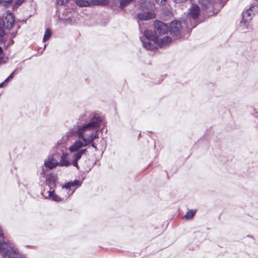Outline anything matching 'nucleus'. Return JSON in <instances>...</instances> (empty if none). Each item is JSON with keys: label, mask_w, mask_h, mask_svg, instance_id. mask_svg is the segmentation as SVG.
Wrapping results in <instances>:
<instances>
[{"label": "nucleus", "mask_w": 258, "mask_h": 258, "mask_svg": "<svg viewBox=\"0 0 258 258\" xmlns=\"http://www.w3.org/2000/svg\"><path fill=\"white\" fill-rule=\"evenodd\" d=\"M102 121V117L98 114H95L91 117L89 113H85L79 118L76 134L79 138L84 142L83 143V147L92 143L89 141V139L88 138L84 136V133L99 127Z\"/></svg>", "instance_id": "1"}, {"label": "nucleus", "mask_w": 258, "mask_h": 258, "mask_svg": "<svg viewBox=\"0 0 258 258\" xmlns=\"http://www.w3.org/2000/svg\"><path fill=\"white\" fill-rule=\"evenodd\" d=\"M3 229L0 226V253H3L4 258H15L16 250L14 246L10 242H5Z\"/></svg>", "instance_id": "2"}, {"label": "nucleus", "mask_w": 258, "mask_h": 258, "mask_svg": "<svg viewBox=\"0 0 258 258\" xmlns=\"http://www.w3.org/2000/svg\"><path fill=\"white\" fill-rule=\"evenodd\" d=\"M144 35L140 37L144 47L148 50H153L155 48V45L158 41V38L155 33L149 30L144 31Z\"/></svg>", "instance_id": "3"}, {"label": "nucleus", "mask_w": 258, "mask_h": 258, "mask_svg": "<svg viewBox=\"0 0 258 258\" xmlns=\"http://www.w3.org/2000/svg\"><path fill=\"white\" fill-rule=\"evenodd\" d=\"M258 13V7L257 6H252L248 9L244 11L242 13V20L241 21V25L240 27L241 30L250 29V26L249 25H243V23H249L252 18V16Z\"/></svg>", "instance_id": "4"}, {"label": "nucleus", "mask_w": 258, "mask_h": 258, "mask_svg": "<svg viewBox=\"0 0 258 258\" xmlns=\"http://www.w3.org/2000/svg\"><path fill=\"white\" fill-rule=\"evenodd\" d=\"M155 33L157 37L167 33L169 31L168 25L162 21H156L154 24Z\"/></svg>", "instance_id": "5"}, {"label": "nucleus", "mask_w": 258, "mask_h": 258, "mask_svg": "<svg viewBox=\"0 0 258 258\" xmlns=\"http://www.w3.org/2000/svg\"><path fill=\"white\" fill-rule=\"evenodd\" d=\"M170 34L177 38L181 36V24L179 21L175 20L170 23L169 29Z\"/></svg>", "instance_id": "6"}, {"label": "nucleus", "mask_w": 258, "mask_h": 258, "mask_svg": "<svg viewBox=\"0 0 258 258\" xmlns=\"http://www.w3.org/2000/svg\"><path fill=\"white\" fill-rule=\"evenodd\" d=\"M14 22V15L10 11H7L3 19L4 26L6 29L10 30L13 27Z\"/></svg>", "instance_id": "7"}, {"label": "nucleus", "mask_w": 258, "mask_h": 258, "mask_svg": "<svg viewBox=\"0 0 258 258\" xmlns=\"http://www.w3.org/2000/svg\"><path fill=\"white\" fill-rule=\"evenodd\" d=\"M140 8L142 11H153L154 4L151 0H141Z\"/></svg>", "instance_id": "8"}, {"label": "nucleus", "mask_w": 258, "mask_h": 258, "mask_svg": "<svg viewBox=\"0 0 258 258\" xmlns=\"http://www.w3.org/2000/svg\"><path fill=\"white\" fill-rule=\"evenodd\" d=\"M138 14V18L141 21H148L155 17V13L154 11H143Z\"/></svg>", "instance_id": "9"}, {"label": "nucleus", "mask_w": 258, "mask_h": 258, "mask_svg": "<svg viewBox=\"0 0 258 258\" xmlns=\"http://www.w3.org/2000/svg\"><path fill=\"white\" fill-rule=\"evenodd\" d=\"M58 166L63 167H68L71 165V162L69 160V155L68 153L62 152L60 156V159L59 162L57 161Z\"/></svg>", "instance_id": "10"}, {"label": "nucleus", "mask_w": 258, "mask_h": 258, "mask_svg": "<svg viewBox=\"0 0 258 258\" xmlns=\"http://www.w3.org/2000/svg\"><path fill=\"white\" fill-rule=\"evenodd\" d=\"M44 165L46 168L52 169L58 166L57 161L52 156H49L44 161Z\"/></svg>", "instance_id": "11"}, {"label": "nucleus", "mask_w": 258, "mask_h": 258, "mask_svg": "<svg viewBox=\"0 0 258 258\" xmlns=\"http://www.w3.org/2000/svg\"><path fill=\"white\" fill-rule=\"evenodd\" d=\"M200 9L199 6L197 5H194L189 9L188 16L194 20L197 19L199 16Z\"/></svg>", "instance_id": "12"}, {"label": "nucleus", "mask_w": 258, "mask_h": 258, "mask_svg": "<svg viewBox=\"0 0 258 258\" xmlns=\"http://www.w3.org/2000/svg\"><path fill=\"white\" fill-rule=\"evenodd\" d=\"M83 143L81 141H77L69 147V150L72 153L78 152L81 150V148L83 147Z\"/></svg>", "instance_id": "13"}, {"label": "nucleus", "mask_w": 258, "mask_h": 258, "mask_svg": "<svg viewBox=\"0 0 258 258\" xmlns=\"http://www.w3.org/2000/svg\"><path fill=\"white\" fill-rule=\"evenodd\" d=\"M56 178L55 176L50 174L46 179V183L49 186L50 190L55 186Z\"/></svg>", "instance_id": "14"}, {"label": "nucleus", "mask_w": 258, "mask_h": 258, "mask_svg": "<svg viewBox=\"0 0 258 258\" xmlns=\"http://www.w3.org/2000/svg\"><path fill=\"white\" fill-rule=\"evenodd\" d=\"M81 185V182L78 179H75L73 181H69L62 186V188L66 189H70L71 186H80Z\"/></svg>", "instance_id": "15"}, {"label": "nucleus", "mask_w": 258, "mask_h": 258, "mask_svg": "<svg viewBox=\"0 0 258 258\" xmlns=\"http://www.w3.org/2000/svg\"><path fill=\"white\" fill-rule=\"evenodd\" d=\"M171 39L170 37L168 36H165L163 38L159 39L158 41L156 43L158 45L161 47L166 44H168L171 42Z\"/></svg>", "instance_id": "16"}, {"label": "nucleus", "mask_w": 258, "mask_h": 258, "mask_svg": "<svg viewBox=\"0 0 258 258\" xmlns=\"http://www.w3.org/2000/svg\"><path fill=\"white\" fill-rule=\"evenodd\" d=\"M91 0H75V3L79 7H91Z\"/></svg>", "instance_id": "17"}, {"label": "nucleus", "mask_w": 258, "mask_h": 258, "mask_svg": "<svg viewBox=\"0 0 258 258\" xmlns=\"http://www.w3.org/2000/svg\"><path fill=\"white\" fill-rule=\"evenodd\" d=\"M91 6H106L108 3V0H91Z\"/></svg>", "instance_id": "18"}, {"label": "nucleus", "mask_w": 258, "mask_h": 258, "mask_svg": "<svg viewBox=\"0 0 258 258\" xmlns=\"http://www.w3.org/2000/svg\"><path fill=\"white\" fill-rule=\"evenodd\" d=\"M87 152L86 149H81L78 152H75L76 153L74 154V159L79 161L81 158L82 156L85 154Z\"/></svg>", "instance_id": "19"}, {"label": "nucleus", "mask_w": 258, "mask_h": 258, "mask_svg": "<svg viewBox=\"0 0 258 258\" xmlns=\"http://www.w3.org/2000/svg\"><path fill=\"white\" fill-rule=\"evenodd\" d=\"M48 197H51L54 201L60 202L61 201V199L59 196L55 194L54 190L52 191L49 190L48 191Z\"/></svg>", "instance_id": "20"}, {"label": "nucleus", "mask_w": 258, "mask_h": 258, "mask_svg": "<svg viewBox=\"0 0 258 258\" xmlns=\"http://www.w3.org/2000/svg\"><path fill=\"white\" fill-rule=\"evenodd\" d=\"M52 35V32L50 29L47 28L46 29L44 33V35L43 36V41L44 42L48 40Z\"/></svg>", "instance_id": "21"}, {"label": "nucleus", "mask_w": 258, "mask_h": 258, "mask_svg": "<svg viewBox=\"0 0 258 258\" xmlns=\"http://www.w3.org/2000/svg\"><path fill=\"white\" fill-rule=\"evenodd\" d=\"M214 0H199V3L206 7L208 8L210 6H211Z\"/></svg>", "instance_id": "22"}, {"label": "nucleus", "mask_w": 258, "mask_h": 258, "mask_svg": "<svg viewBox=\"0 0 258 258\" xmlns=\"http://www.w3.org/2000/svg\"><path fill=\"white\" fill-rule=\"evenodd\" d=\"M196 210L191 209L189 210L185 215V218L186 219H191L195 215L196 213Z\"/></svg>", "instance_id": "23"}, {"label": "nucleus", "mask_w": 258, "mask_h": 258, "mask_svg": "<svg viewBox=\"0 0 258 258\" xmlns=\"http://www.w3.org/2000/svg\"><path fill=\"white\" fill-rule=\"evenodd\" d=\"M98 131H96L95 133H92L88 138L89 139V142L93 143L94 140L98 138Z\"/></svg>", "instance_id": "24"}, {"label": "nucleus", "mask_w": 258, "mask_h": 258, "mask_svg": "<svg viewBox=\"0 0 258 258\" xmlns=\"http://www.w3.org/2000/svg\"><path fill=\"white\" fill-rule=\"evenodd\" d=\"M133 0H120V6L122 9L128 5Z\"/></svg>", "instance_id": "25"}, {"label": "nucleus", "mask_w": 258, "mask_h": 258, "mask_svg": "<svg viewBox=\"0 0 258 258\" xmlns=\"http://www.w3.org/2000/svg\"><path fill=\"white\" fill-rule=\"evenodd\" d=\"M14 72H13L9 76L8 78H7L4 82H2V83L0 84V87H4L5 86L6 84L7 83V82L10 80L11 79L13 76H14Z\"/></svg>", "instance_id": "26"}, {"label": "nucleus", "mask_w": 258, "mask_h": 258, "mask_svg": "<svg viewBox=\"0 0 258 258\" xmlns=\"http://www.w3.org/2000/svg\"><path fill=\"white\" fill-rule=\"evenodd\" d=\"M12 1L13 0L2 1L0 2V5L2 6L7 7L8 5H10Z\"/></svg>", "instance_id": "27"}, {"label": "nucleus", "mask_w": 258, "mask_h": 258, "mask_svg": "<svg viewBox=\"0 0 258 258\" xmlns=\"http://www.w3.org/2000/svg\"><path fill=\"white\" fill-rule=\"evenodd\" d=\"M156 3L159 5H164L166 4L167 0H155Z\"/></svg>", "instance_id": "28"}, {"label": "nucleus", "mask_w": 258, "mask_h": 258, "mask_svg": "<svg viewBox=\"0 0 258 258\" xmlns=\"http://www.w3.org/2000/svg\"><path fill=\"white\" fill-rule=\"evenodd\" d=\"M69 0H57V4L59 5H63L67 3Z\"/></svg>", "instance_id": "29"}, {"label": "nucleus", "mask_w": 258, "mask_h": 258, "mask_svg": "<svg viewBox=\"0 0 258 258\" xmlns=\"http://www.w3.org/2000/svg\"><path fill=\"white\" fill-rule=\"evenodd\" d=\"M3 55V49L1 47H0V64L4 63Z\"/></svg>", "instance_id": "30"}, {"label": "nucleus", "mask_w": 258, "mask_h": 258, "mask_svg": "<svg viewBox=\"0 0 258 258\" xmlns=\"http://www.w3.org/2000/svg\"><path fill=\"white\" fill-rule=\"evenodd\" d=\"M5 35V32L3 28L0 27V38H3Z\"/></svg>", "instance_id": "31"}, {"label": "nucleus", "mask_w": 258, "mask_h": 258, "mask_svg": "<svg viewBox=\"0 0 258 258\" xmlns=\"http://www.w3.org/2000/svg\"><path fill=\"white\" fill-rule=\"evenodd\" d=\"M78 162V161L74 159L72 162L71 163V164H72L74 166L77 167V169H79Z\"/></svg>", "instance_id": "32"}, {"label": "nucleus", "mask_w": 258, "mask_h": 258, "mask_svg": "<svg viewBox=\"0 0 258 258\" xmlns=\"http://www.w3.org/2000/svg\"><path fill=\"white\" fill-rule=\"evenodd\" d=\"M66 22L69 24H72V18L71 17H69L66 19Z\"/></svg>", "instance_id": "33"}, {"label": "nucleus", "mask_w": 258, "mask_h": 258, "mask_svg": "<svg viewBox=\"0 0 258 258\" xmlns=\"http://www.w3.org/2000/svg\"><path fill=\"white\" fill-rule=\"evenodd\" d=\"M26 0H17V8L21 6Z\"/></svg>", "instance_id": "34"}, {"label": "nucleus", "mask_w": 258, "mask_h": 258, "mask_svg": "<svg viewBox=\"0 0 258 258\" xmlns=\"http://www.w3.org/2000/svg\"><path fill=\"white\" fill-rule=\"evenodd\" d=\"M18 22H21V23H22L23 24H24V23H26V20H22V21H20V20L18 21V20H17V23H18ZM19 28H20V26H18L17 25V29H19Z\"/></svg>", "instance_id": "35"}, {"label": "nucleus", "mask_w": 258, "mask_h": 258, "mask_svg": "<svg viewBox=\"0 0 258 258\" xmlns=\"http://www.w3.org/2000/svg\"><path fill=\"white\" fill-rule=\"evenodd\" d=\"M24 255L23 254L19 253L17 251V258H21V257H24Z\"/></svg>", "instance_id": "36"}, {"label": "nucleus", "mask_w": 258, "mask_h": 258, "mask_svg": "<svg viewBox=\"0 0 258 258\" xmlns=\"http://www.w3.org/2000/svg\"><path fill=\"white\" fill-rule=\"evenodd\" d=\"M45 173V170L43 167H42V171L40 173L41 174L44 175Z\"/></svg>", "instance_id": "37"}, {"label": "nucleus", "mask_w": 258, "mask_h": 258, "mask_svg": "<svg viewBox=\"0 0 258 258\" xmlns=\"http://www.w3.org/2000/svg\"><path fill=\"white\" fill-rule=\"evenodd\" d=\"M91 144H92L91 146H92L93 148H94L95 149H97V147H96V145H95V143H94L93 142V143H92Z\"/></svg>", "instance_id": "38"}, {"label": "nucleus", "mask_w": 258, "mask_h": 258, "mask_svg": "<svg viewBox=\"0 0 258 258\" xmlns=\"http://www.w3.org/2000/svg\"><path fill=\"white\" fill-rule=\"evenodd\" d=\"M45 47H46V44L44 46V49H45Z\"/></svg>", "instance_id": "39"}]
</instances>
